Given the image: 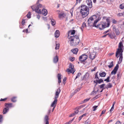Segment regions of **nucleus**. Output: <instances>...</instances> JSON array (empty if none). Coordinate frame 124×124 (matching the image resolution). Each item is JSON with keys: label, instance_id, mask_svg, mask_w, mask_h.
<instances>
[{"label": "nucleus", "instance_id": "obj_1", "mask_svg": "<svg viewBox=\"0 0 124 124\" xmlns=\"http://www.w3.org/2000/svg\"><path fill=\"white\" fill-rule=\"evenodd\" d=\"M75 33V31L73 30L69 31L68 33L67 37L70 42L71 45L75 46L78 45L79 42V35H76L75 36H72Z\"/></svg>", "mask_w": 124, "mask_h": 124}, {"label": "nucleus", "instance_id": "obj_2", "mask_svg": "<svg viewBox=\"0 0 124 124\" xmlns=\"http://www.w3.org/2000/svg\"><path fill=\"white\" fill-rule=\"evenodd\" d=\"M79 8H80V13L83 18L85 17L89 14V9L86 6L84 5H82L79 7Z\"/></svg>", "mask_w": 124, "mask_h": 124}, {"label": "nucleus", "instance_id": "obj_3", "mask_svg": "<svg viewBox=\"0 0 124 124\" xmlns=\"http://www.w3.org/2000/svg\"><path fill=\"white\" fill-rule=\"evenodd\" d=\"M109 19L106 18L105 22H101L97 25V27L99 28L100 30H101L103 29L104 28L108 27L109 26L110 24Z\"/></svg>", "mask_w": 124, "mask_h": 124}, {"label": "nucleus", "instance_id": "obj_4", "mask_svg": "<svg viewBox=\"0 0 124 124\" xmlns=\"http://www.w3.org/2000/svg\"><path fill=\"white\" fill-rule=\"evenodd\" d=\"M96 18V16L94 15L92 16L88 19L87 22L89 26H91L93 25V26L97 27L96 23L101 18L98 19L94 22V20Z\"/></svg>", "mask_w": 124, "mask_h": 124}, {"label": "nucleus", "instance_id": "obj_5", "mask_svg": "<svg viewBox=\"0 0 124 124\" xmlns=\"http://www.w3.org/2000/svg\"><path fill=\"white\" fill-rule=\"evenodd\" d=\"M61 90L60 88H58L55 92V95L54 98V100L51 104V107H55L57 104L58 100L57 99L58 98L59 95L61 92Z\"/></svg>", "mask_w": 124, "mask_h": 124}, {"label": "nucleus", "instance_id": "obj_6", "mask_svg": "<svg viewBox=\"0 0 124 124\" xmlns=\"http://www.w3.org/2000/svg\"><path fill=\"white\" fill-rule=\"evenodd\" d=\"M123 47V45L122 44V42H120L118 45V48L117 49L116 54V56L117 58L118 57V55L120 53H123V49H122V47Z\"/></svg>", "mask_w": 124, "mask_h": 124}, {"label": "nucleus", "instance_id": "obj_7", "mask_svg": "<svg viewBox=\"0 0 124 124\" xmlns=\"http://www.w3.org/2000/svg\"><path fill=\"white\" fill-rule=\"evenodd\" d=\"M88 58L87 55L85 54H82L79 57V60L81 63H82L83 62H85V61Z\"/></svg>", "mask_w": 124, "mask_h": 124}, {"label": "nucleus", "instance_id": "obj_8", "mask_svg": "<svg viewBox=\"0 0 124 124\" xmlns=\"http://www.w3.org/2000/svg\"><path fill=\"white\" fill-rule=\"evenodd\" d=\"M69 68V69H67V71L69 73H72L73 74L75 71L73 66L72 64L70 63V64Z\"/></svg>", "mask_w": 124, "mask_h": 124}, {"label": "nucleus", "instance_id": "obj_9", "mask_svg": "<svg viewBox=\"0 0 124 124\" xmlns=\"http://www.w3.org/2000/svg\"><path fill=\"white\" fill-rule=\"evenodd\" d=\"M119 68V65L117 64H116L111 73L112 74H115Z\"/></svg>", "mask_w": 124, "mask_h": 124}, {"label": "nucleus", "instance_id": "obj_10", "mask_svg": "<svg viewBox=\"0 0 124 124\" xmlns=\"http://www.w3.org/2000/svg\"><path fill=\"white\" fill-rule=\"evenodd\" d=\"M49 120L48 116L47 115H46L44 119V122L45 124H49Z\"/></svg>", "mask_w": 124, "mask_h": 124}, {"label": "nucleus", "instance_id": "obj_11", "mask_svg": "<svg viewBox=\"0 0 124 124\" xmlns=\"http://www.w3.org/2000/svg\"><path fill=\"white\" fill-rule=\"evenodd\" d=\"M34 6H33L31 7L32 9L34 11L35 10V12L38 13H40L41 12V10L39 9V8L38 7H37L35 8Z\"/></svg>", "mask_w": 124, "mask_h": 124}, {"label": "nucleus", "instance_id": "obj_12", "mask_svg": "<svg viewBox=\"0 0 124 124\" xmlns=\"http://www.w3.org/2000/svg\"><path fill=\"white\" fill-rule=\"evenodd\" d=\"M95 54L94 53H90L89 55V57L92 60H93L95 58Z\"/></svg>", "mask_w": 124, "mask_h": 124}, {"label": "nucleus", "instance_id": "obj_13", "mask_svg": "<svg viewBox=\"0 0 124 124\" xmlns=\"http://www.w3.org/2000/svg\"><path fill=\"white\" fill-rule=\"evenodd\" d=\"M119 55L118 56V57L120 56L119 59V61L118 62V64H119L121 63L123 59V53H122L120 52L119 54Z\"/></svg>", "mask_w": 124, "mask_h": 124}, {"label": "nucleus", "instance_id": "obj_14", "mask_svg": "<svg viewBox=\"0 0 124 124\" xmlns=\"http://www.w3.org/2000/svg\"><path fill=\"white\" fill-rule=\"evenodd\" d=\"M47 10L45 9H43L41 11L40 14H42L44 16H46L47 15Z\"/></svg>", "mask_w": 124, "mask_h": 124}, {"label": "nucleus", "instance_id": "obj_15", "mask_svg": "<svg viewBox=\"0 0 124 124\" xmlns=\"http://www.w3.org/2000/svg\"><path fill=\"white\" fill-rule=\"evenodd\" d=\"M87 2L89 7L91 8L92 7V3L91 0H87Z\"/></svg>", "mask_w": 124, "mask_h": 124}, {"label": "nucleus", "instance_id": "obj_16", "mask_svg": "<svg viewBox=\"0 0 124 124\" xmlns=\"http://www.w3.org/2000/svg\"><path fill=\"white\" fill-rule=\"evenodd\" d=\"M108 34L110 38L111 39L114 38L115 39H117L116 37L114 34Z\"/></svg>", "mask_w": 124, "mask_h": 124}, {"label": "nucleus", "instance_id": "obj_17", "mask_svg": "<svg viewBox=\"0 0 124 124\" xmlns=\"http://www.w3.org/2000/svg\"><path fill=\"white\" fill-rule=\"evenodd\" d=\"M113 30L115 32L116 35H118L120 34V32L117 29H116L115 27H113Z\"/></svg>", "mask_w": 124, "mask_h": 124}, {"label": "nucleus", "instance_id": "obj_18", "mask_svg": "<svg viewBox=\"0 0 124 124\" xmlns=\"http://www.w3.org/2000/svg\"><path fill=\"white\" fill-rule=\"evenodd\" d=\"M5 106L8 108H10L13 107L12 104V103H6L5 104Z\"/></svg>", "mask_w": 124, "mask_h": 124}, {"label": "nucleus", "instance_id": "obj_19", "mask_svg": "<svg viewBox=\"0 0 124 124\" xmlns=\"http://www.w3.org/2000/svg\"><path fill=\"white\" fill-rule=\"evenodd\" d=\"M54 34L56 38H58L60 35V33L59 31L56 30Z\"/></svg>", "mask_w": 124, "mask_h": 124}, {"label": "nucleus", "instance_id": "obj_20", "mask_svg": "<svg viewBox=\"0 0 124 124\" xmlns=\"http://www.w3.org/2000/svg\"><path fill=\"white\" fill-rule=\"evenodd\" d=\"M58 57L57 56H56L54 57L53 60V61L54 62L56 63L58 62Z\"/></svg>", "mask_w": 124, "mask_h": 124}, {"label": "nucleus", "instance_id": "obj_21", "mask_svg": "<svg viewBox=\"0 0 124 124\" xmlns=\"http://www.w3.org/2000/svg\"><path fill=\"white\" fill-rule=\"evenodd\" d=\"M99 75L100 77H104L106 75V73L104 72H100Z\"/></svg>", "mask_w": 124, "mask_h": 124}, {"label": "nucleus", "instance_id": "obj_22", "mask_svg": "<svg viewBox=\"0 0 124 124\" xmlns=\"http://www.w3.org/2000/svg\"><path fill=\"white\" fill-rule=\"evenodd\" d=\"M9 110V108L8 107H6L4 109L3 113V114H5L7 113Z\"/></svg>", "mask_w": 124, "mask_h": 124}, {"label": "nucleus", "instance_id": "obj_23", "mask_svg": "<svg viewBox=\"0 0 124 124\" xmlns=\"http://www.w3.org/2000/svg\"><path fill=\"white\" fill-rule=\"evenodd\" d=\"M57 77L58 80V83L60 84L61 81V74H58V75Z\"/></svg>", "mask_w": 124, "mask_h": 124}, {"label": "nucleus", "instance_id": "obj_24", "mask_svg": "<svg viewBox=\"0 0 124 124\" xmlns=\"http://www.w3.org/2000/svg\"><path fill=\"white\" fill-rule=\"evenodd\" d=\"M72 51L74 54H77L78 51V48H76L74 49Z\"/></svg>", "mask_w": 124, "mask_h": 124}, {"label": "nucleus", "instance_id": "obj_25", "mask_svg": "<svg viewBox=\"0 0 124 124\" xmlns=\"http://www.w3.org/2000/svg\"><path fill=\"white\" fill-rule=\"evenodd\" d=\"M51 24L53 26H54L55 24V21L54 19H51Z\"/></svg>", "mask_w": 124, "mask_h": 124}, {"label": "nucleus", "instance_id": "obj_26", "mask_svg": "<svg viewBox=\"0 0 124 124\" xmlns=\"http://www.w3.org/2000/svg\"><path fill=\"white\" fill-rule=\"evenodd\" d=\"M87 26L86 25V23L85 22H84L83 23L82 26L81 27V28L82 30L83 28H86V27Z\"/></svg>", "mask_w": 124, "mask_h": 124}, {"label": "nucleus", "instance_id": "obj_27", "mask_svg": "<svg viewBox=\"0 0 124 124\" xmlns=\"http://www.w3.org/2000/svg\"><path fill=\"white\" fill-rule=\"evenodd\" d=\"M97 83H98V84H100L101 83H103V80L101 79H99V80L97 79Z\"/></svg>", "mask_w": 124, "mask_h": 124}, {"label": "nucleus", "instance_id": "obj_28", "mask_svg": "<svg viewBox=\"0 0 124 124\" xmlns=\"http://www.w3.org/2000/svg\"><path fill=\"white\" fill-rule=\"evenodd\" d=\"M16 97H13L11 99V101L14 102H16Z\"/></svg>", "mask_w": 124, "mask_h": 124}, {"label": "nucleus", "instance_id": "obj_29", "mask_svg": "<svg viewBox=\"0 0 124 124\" xmlns=\"http://www.w3.org/2000/svg\"><path fill=\"white\" fill-rule=\"evenodd\" d=\"M119 8L121 9L124 8V3H122L120 5Z\"/></svg>", "mask_w": 124, "mask_h": 124}, {"label": "nucleus", "instance_id": "obj_30", "mask_svg": "<svg viewBox=\"0 0 124 124\" xmlns=\"http://www.w3.org/2000/svg\"><path fill=\"white\" fill-rule=\"evenodd\" d=\"M113 62L112 61L110 63V65H108V67L109 68H110L113 67Z\"/></svg>", "mask_w": 124, "mask_h": 124}, {"label": "nucleus", "instance_id": "obj_31", "mask_svg": "<svg viewBox=\"0 0 124 124\" xmlns=\"http://www.w3.org/2000/svg\"><path fill=\"white\" fill-rule=\"evenodd\" d=\"M64 13H61L59 14V17L60 18L62 17H64Z\"/></svg>", "mask_w": 124, "mask_h": 124}, {"label": "nucleus", "instance_id": "obj_32", "mask_svg": "<svg viewBox=\"0 0 124 124\" xmlns=\"http://www.w3.org/2000/svg\"><path fill=\"white\" fill-rule=\"evenodd\" d=\"M110 78V76H108L107 78L104 80V81H106L107 82H109V79Z\"/></svg>", "mask_w": 124, "mask_h": 124}, {"label": "nucleus", "instance_id": "obj_33", "mask_svg": "<svg viewBox=\"0 0 124 124\" xmlns=\"http://www.w3.org/2000/svg\"><path fill=\"white\" fill-rule=\"evenodd\" d=\"M86 115V114H84L83 115H82L80 116L78 119L79 120H80L82 118V117H83L84 116H85Z\"/></svg>", "mask_w": 124, "mask_h": 124}, {"label": "nucleus", "instance_id": "obj_34", "mask_svg": "<svg viewBox=\"0 0 124 124\" xmlns=\"http://www.w3.org/2000/svg\"><path fill=\"white\" fill-rule=\"evenodd\" d=\"M56 46L55 48V49H59V44L56 43Z\"/></svg>", "mask_w": 124, "mask_h": 124}, {"label": "nucleus", "instance_id": "obj_35", "mask_svg": "<svg viewBox=\"0 0 124 124\" xmlns=\"http://www.w3.org/2000/svg\"><path fill=\"white\" fill-rule=\"evenodd\" d=\"M26 16L27 18H30L31 17V13L30 12H29L26 15Z\"/></svg>", "mask_w": 124, "mask_h": 124}, {"label": "nucleus", "instance_id": "obj_36", "mask_svg": "<svg viewBox=\"0 0 124 124\" xmlns=\"http://www.w3.org/2000/svg\"><path fill=\"white\" fill-rule=\"evenodd\" d=\"M106 109H104V110H103L102 111L101 113V114L100 115V116H101L103 114H104L106 112Z\"/></svg>", "mask_w": 124, "mask_h": 124}, {"label": "nucleus", "instance_id": "obj_37", "mask_svg": "<svg viewBox=\"0 0 124 124\" xmlns=\"http://www.w3.org/2000/svg\"><path fill=\"white\" fill-rule=\"evenodd\" d=\"M66 77L64 78L63 79V81L62 82V83L63 85H64L65 84V81L66 80Z\"/></svg>", "mask_w": 124, "mask_h": 124}, {"label": "nucleus", "instance_id": "obj_38", "mask_svg": "<svg viewBox=\"0 0 124 124\" xmlns=\"http://www.w3.org/2000/svg\"><path fill=\"white\" fill-rule=\"evenodd\" d=\"M98 72H97L95 74V78L96 79H99V78L98 77L97 73H98Z\"/></svg>", "mask_w": 124, "mask_h": 124}, {"label": "nucleus", "instance_id": "obj_39", "mask_svg": "<svg viewBox=\"0 0 124 124\" xmlns=\"http://www.w3.org/2000/svg\"><path fill=\"white\" fill-rule=\"evenodd\" d=\"M90 124V122L89 120H87L85 122V124Z\"/></svg>", "mask_w": 124, "mask_h": 124}, {"label": "nucleus", "instance_id": "obj_40", "mask_svg": "<svg viewBox=\"0 0 124 124\" xmlns=\"http://www.w3.org/2000/svg\"><path fill=\"white\" fill-rule=\"evenodd\" d=\"M107 85V88H111L112 86V84L111 83H109Z\"/></svg>", "mask_w": 124, "mask_h": 124}, {"label": "nucleus", "instance_id": "obj_41", "mask_svg": "<svg viewBox=\"0 0 124 124\" xmlns=\"http://www.w3.org/2000/svg\"><path fill=\"white\" fill-rule=\"evenodd\" d=\"M123 14L122 13H119L117 14V16L118 17L122 16H123Z\"/></svg>", "mask_w": 124, "mask_h": 124}, {"label": "nucleus", "instance_id": "obj_42", "mask_svg": "<svg viewBox=\"0 0 124 124\" xmlns=\"http://www.w3.org/2000/svg\"><path fill=\"white\" fill-rule=\"evenodd\" d=\"M82 0H76V3L75 4V5H77L78 3H80L81 1Z\"/></svg>", "mask_w": 124, "mask_h": 124}, {"label": "nucleus", "instance_id": "obj_43", "mask_svg": "<svg viewBox=\"0 0 124 124\" xmlns=\"http://www.w3.org/2000/svg\"><path fill=\"white\" fill-rule=\"evenodd\" d=\"M81 74L80 73H78L77 76H76V78L75 79V80L77 78H78L80 76V75H81Z\"/></svg>", "mask_w": 124, "mask_h": 124}, {"label": "nucleus", "instance_id": "obj_44", "mask_svg": "<svg viewBox=\"0 0 124 124\" xmlns=\"http://www.w3.org/2000/svg\"><path fill=\"white\" fill-rule=\"evenodd\" d=\"M105 85V84H103L102 85H101L100 86V88H103V87Z\"/></svg>", "mask_w": 124, "mask_h": 124}, {"label": "nucleus", "instance_id": "obj_45", "mask_svg": "<svg viewBox=\"0 0 124 124\" xmlns=\"http://www.w3.org/2000/svg\"><path fill=\"white\" fill-rule=\"evenodd\" d=\"M25 23V19H23L22 20V21L21 23L23 25Z\"/></svg>", "mask_w": 124, "mask_h": 124}, {"label": "nucleus", "instance_id": "obj_46", "mask_svg": "<svg viewBox=\"0 0 124 124\" xmlns=\"http://www.w3.org/2000/svg\"><path fill=\"white\" fill-rule=\"evenodd\" d=\"M7 99V98H5L4 99H1L0 100V101H6V100Z\"/></svg>", "mask_w": 124, "mask_h": 124}, {"label": "nucleus", "instance_id": "obj_47", "mask_svg": "<svg viewBox=\"0 0 124 124\" xmlns=\"http://www.w3.org/2000/svg\"><path fill=\"white\" fill-rule=\"evenodd\" d=\"M98 107L97 106H93V108H94V109H93V111H95L96 109V108Z\"/></svg>", "mask_w": 124, "mask_h": 124}, {"label": "nucleus", "instance_id": "obj_48", "mask_svg": "<svg viewBox=\"0 0 124 124\" xmlns=\"http://www.w3.org/2000/svg\"><path fill=\"white\" fill-rule=\"evenodd\" d=\"M112 22L114 24H116L117 23V21L115 19H113Z\"/></svg>", "mask_w": 124, "mask_h": 124}, {"label": "nucleus", "instance_id": "obj_49", "mask_svg": "<svg viewBox=\"0 0 124 124\" xmlns=\"http://www.w3.org/2000/svg\"><path fill=\"white\" fill-rule=\"evenodd\" d=\"M3 118V116L2 115H0V122H1L2 121V119Z\"/></svg>", "mask_w": 124, "mask_h": 124}, {"label": "nucleus", "instance_id": "obj_50", "mask_svg": "<svg viewBox=\"0 0 124 124\" xmlns=\"http://www.w3.org/2000/svg\"><path fill=\"white\" fill-rule=\"evenodd\" d=\"M97 69V67H95L93 69H92L91 70V71H95L96 69Z\"/></svg>", "mask_w": 124, "mask_h": 124}, {"label": "nucleus", "instance_id": "obj_51", "mask_svg": "<svg viewBox=\"0 0 124 124\" xmlns=\"http://www.w3.org/2000/svg\"><path fill=\"white\" fill-rule=\"evenodd\" d=\"M114 108L113 107H112L111 109L110 110V113H111L112 111L113 110Z\"/></svg>", "mask_w": 124, "mask_h": 124}, {"label": "nucleus", "instance_id": "obj_52", "mask_svg": "<svg viewBox=\"0 0 124 124\" xmlns=\"http://www.w3.org/2000/svg\"><path fill=\"white\" fill-rule=\"evenodd\" d=\"M75 115V114L74 113H73L71 114L70 116V117L73 116Z\"/></svg>", "mask_w": 124, "mask_h": 124}, {"label": "nucleus", "instance_id": "obj_53", "mask_svg": "<svg viewBox=\"0 0 124 124\" xmlns=\"http://www.w3.org/2000/svg\"><path fill=\"white\" fill-rule=\"evenodd\" d=\"M89 99H90L89 98V99H85L84 100V102H86L87 101H88L89 100Z\"/></svg>", "mask_w": 124, "mask_h": 124}, {"label": "nucleus", "instance_id": "obj_54", "mask_svg": "<svg viewBox=\"0 0 124 124\" xmlns=\"http://www.w3.org/2000/svg\"><path fill=\"white\" fill-rule=\"evenodd\" d=\"M117 78H118V79L119 78H120V74L118 73L117 74Z\"/></svg>", "mask_w": 124, "mask_h": 124}, {"label": "nucleus", "instance_id": "obj_55", "mask_svg": "<svg viewBox=\"0 0 124 124\" xmlns=\"http://www.w3.org/2000/svg\"><path fill=\"white\" fill-rule=\"evenodd\" d=\"M28 31V30L27 29H26V30H23V31L24 32H27Z\"/></svg>", "mask_w": 124, "mask_h": 124}, {"label": "nucleus", "instance_id": "obj_56", "mask_svg": "<svg viewBox=\"0 0 124 124\" xmlns=\"http://www.w3.org/2000/svg\"><path fill=\"white\" fill-rule=\"evenodd\" d=\"M109 31V30H108L106 31H105L103 33L104 34H106Z\"/></svg>", "mask_w": 124, "mask_h": 124}, {"label": "nucleus", "instance_id": "obj_57", "mask_svg": "<svg viewBox=\"0 0 124 124\" xmlns=\"http://www.w3.org/2000/svg\"><path fill=\"white\" fill-rule=\"evenodd\" d=\"M37 18L38 19H39V18L40 17V16L38 14V15H37Z\"/></svg>", "mask_w": 124, "mask_h": 124}, {"label": "nucleus", "instance_id": "obj_58", "mask_svg": "<svg viewBox=\"0 0 124 124\" xmlns=\"http://www.w3.org/2000/svg\"><path fill=\"white\" fill-rule=\"evenodd\" d=\"M75 59L74 58H71V59H70V61H73Z\"/></svg>", "mask_w": 124, "mask_h": 124}, {"label": "nucleus", "instance_id": "obj_59", "mask_svg": "<svg viewBox=\"0 0 124 124\" xmlns=\"http://www.w3.org/2000/svg\"><path fill=\"white\" fill-rule=\"evenodd\" d=\"M100 95H96L94 97V98L95 99H97L100 96Z\"/></svg>", "mask_w": 124, "mask_h": 124}, {"label": "nucleus", "instance_id": "obj_60", "mask_svg": "<svg viewBox=\"0 0 124 124\" xmlns=\"http://www.w3.org/2000/svg\"><path fill=\"white\" fill-rule=\"evenodd\" d=\"M97 79H96L95 80H94L93 81V82L94 83H95L96 84V85H97L98 84V83H97Z\"/></svg>", "mask_w": 124, "mask_h": 124}, {"label": "nucleus", "instance_id": "obj_61", "mask_svg": "<svg viewBox=\"0 0 124 124\" xmlns=\"http://www.w3.org/2000/svg\"><path fill=\"white\" fill-rule=\"evenodd\" d=\"M115 102L114 101L113 102V103L112 105V107H113L114 108V105H115Z\"/></svg>", "mask_w": 124, "mask_h": 124}, {"label": "nucleus", "instance_id": "obj_62", "mask_svg": "<svg viewBox=\"0 0 124 124\" xmlns=\"http://www.w3.org/2000/svg\"><path fill=\"white\" fill-rule=\"evenodd\" d=\"M115 124H121V123L119 121H118L116 122Z\"/></svg>", "mask_w": 124, "mask_h": 124}, {"label": "nucleus", "instance_id": "obj_63", "mask_svg": "<svg viewBox=\"0 0 124 124\" xmlns=\"http://www.w3.org/2000/svg\"><path fill=\"white\" fill-rule=\"evenodd\" d=\"M42 5L41 4H39V5L37 7H39L40 8H41L42 7Z\"/></svg>", "mask_w": 124, "mask_h": 124}, {"label": "nucleus", "instance_id": "obj_64", "mask_svg": "<svg viewBox=\"0 0 124 124\" xmlns=\"http://www.w3.org/2000/svg\"><path fill=\"white\" fill-rule=\"evenodd\" d=\"M78 110H77L75 111L74 113H75L76 114L78 113Z\"/></svg>", "mask_w": 124, "mask_h": 124}]
</instances>
